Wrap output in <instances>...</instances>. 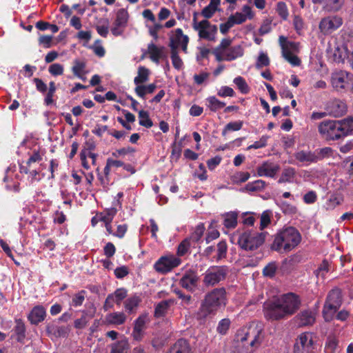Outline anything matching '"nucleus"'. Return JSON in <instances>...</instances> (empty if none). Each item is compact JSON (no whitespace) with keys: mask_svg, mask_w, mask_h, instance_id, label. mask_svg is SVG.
I'll use <instances>...</instances> for the list:
<instances>
[{"mask_svg":"<svg viewBox=\"0 0 353 353\" xmlns=\"http://www.w3.org/2000/svg\"><path fill=\"white\" fill-rule=\"evenodd\" d=\"M264 332L261 325L252 324L237 331L236 353H253L261 345Z\"/></svg>","mask_w":353,"mask_h":353,"instance_id":"obj_1","label":"nucleus"},{"mask_svg":"<svg viewBox=\"0 0 353 353\" xmlns=\"http://www.w3.org/2000/svg\"><path fill=\"white\" fill-rule=\"evenodd\" d=\"M318 130L326 141L340 139L353 132V118L347 117L338 121L325 120L319 123Z\"/></svg>","mask_w":353,"mask_h":353,"instance_id":"obj_2","label":"nucleus"},{"mask_svg":"<svg viewBox=\"0 0 353 353\" xmlns=\"http://www.w3.org/2000/svg\"><path fill=\"white\" fill-rule=\"evenodd\" d=\"M227 304L226 290L224 288H214L205 294L196 313L198 319H205L215 315L221 307Z\"/></svg>","mask_w":353,"mask_h":353,"instance_id":"obj_3","label":"nucleus"},{"mask_svg":"<svg viewBox=\"0 0 353 353\" xmlns=\"http://www.w3.org/2000/svg\"><path fill=\"white\" fill-rule=\"evenodd\" d=\"M301 239V235L296 228L288 227L275 234L271 249L281 254L288 253L297 247Z\"/></svg>","mask_w":353,"mask_h":353,"instance_id":"obj_4","label":"nucleus"},{"mask_svg":"<svg viewBox=\"0 0 353 353\" xmlns=\"http://www.w3.org/2000/svg\"><path fill=\"white\" fill-rule=\"evenodd\" d=\"M342 303L343 296L341 289L335 288L328 292L322 311L325 321L330 322L333 320L336 312L341 307Z\"/></svg>","mask_w":353,"mask_h":353,"instance_id":"obj_5","label":"nucleus"},{"mask_svg":"<svg viewBox=\"0 0 353 353\" xmlns=\"http://www.w3.org/2000/svg\"><path fill=\"white\" fill-rule=\"evenodd\" d=\"M267 234L266 232L259 233L246 230L239 235L238 244L244 250H255L263 244Z\"/></svg>","mask_w":353,"mask_h":353,"instance_id":"obj_6","label":"nucleus"},{"mask_svg":"<svg viewBox=\"0 0 353 353\" xmlns=\"http://www.w3.org/2000/svg\"><path fill=\"white\" fill-rule=\"evenodd\" d=\"M228 272V268L225 265L211 266L204 274L203 279L204 285L210 287L218 284L225 279Z\"/></svg>","mask_w":353,"mask_h":353,"instance_id":"obj_7","label":"nucleus"},{"mask_svg":"<svg viewBox=\"0 0 353 353\" xmlns=\"http://www.w3.org/2000/svg\"><path fill=\"white\" fill-rule=\"evenodd\" d=\"M192 27L194 30L198 31L199 38L210 41H215V35L217 32V26L212 25L207 19L197 21L196 14L193 17Z\"/></svg>","mask_w":353,"mask_h":353,"instance_id":"obj_8","label":"nucleus"},{"mask_svg":"<svg viewBox=\"0 0 353 353\" xmlns=\"http://www.w3.org/2000/svg\"><path fill=\"white\" fill-rule=\"evenodd\" d=\"M263 311L264 317L268 321H280L288 318L278 299L265 302Z\"/></svg>","mask_w":353,"mask_h":353,"instance_id":"obj_9","label":"nucleus"},{"mask_svg":"<svg viewBox=\"0 0 353 353\" xmlns=\"http://www.w3.org/2000/svg\"><path fill=\"white\" fill-rule=\"evenodd\" d=\"M293 353H315L312 333L303 332L297 337L294 345Z\"/></svg>","mask_w":353,"mask_h":353,"instance_id":"obj_10","label":"nucleus"},{"mask_svg":"<svg viewBox=\"0 0 353 353\" xmlns=\"http://www.w3.org/2000/svg\"><path fill=\"white\" fill-rule=\"evenodd\" d=\"M278 299L288 317L296 313L301 303L299 296L292 292L285 294Z\"/></svg>","mask_w":353,"mask_h":353,"instance_id":"obj_11","label":"nucleus"},{"mask_svg":"<svg viewBox=\"0 0 353 353\" xmlns=\"http://www.w3.org/2000/svg\"><path fill=\"white\" fill-rule=\"evenodd\" d=\"M181 260L174 255L163 256L154 263L155 270L161 274H166L178 267Z\"/></svg>","mask_w":353,"mask_h":353,"instance_id":"obj_12","label":"nucleus"},{"mask_svg":"<svg viewBox=\"0 0 353 353\" xmlns=\"http://www.w3.org/2000/svg\"><path fill=\"white\" fill-rule=\"evenodd\" d=\"M199 277L196 271L188 270L185 272L179 279V285L190 292H194L198 286Z\"/></svg>","mask_w":353,"mask_h":353,"instance_id":"obj_13","label":"nucleus"},{"mask_svg":"<svg viewBox=\"0 0 353 353\" xmlns=\"http://www.w3.org/2000/svg\"><path fill=\"white\" fill-rule=\"evenodd\" d=\"M216 252V254L213 256V259L216 261L225 259L228 252V245L225 241H219L216 245H210L207 247L203 252L202 256L205 258H210L212 254Z\"/></svg>","mask_w":353,"mask_h":353,"instance_id":"obj_14","label":"nucleus"},{"mask_svg":"<svg viewBox=\"0 0 353 353\" xmlns=\"http://www.w3.org/2000/svg\"><path fill=\"white\" fill-rule=\"evenodd\" d=\"M128 296V291L125 288H121L117 289L114 293L109 294L105 299L103 309L105 311L111 309L114 306V303L119 305L122 301Z\"/></svg>","mask_w":353,"mask_h":353,"instance_id":"obj_15","label":"nucleus"},{"mask_svg":"<svg viewBox=\"0 0 353 353\" xmlns=\"http://www.w3.org/2000/svg\"><path fill=\"white\" fill-rule=\"evenodd\" d=\"M325 110L330 116L339 117L346 113L347 105L343 101L334 99L327 103Z\"/></svg>","mask_w":353,"mask_h":353,"instance_id":"obj_16","label":"nucleus"},{"mask_svg":"<svg viewBox=\"0 0 353 353\" xmlns=\"http://www.w3.org/2000/svg\"><path fill=\"white\" fill-rule=\"evenodd\" d=\"M343 23L342 19L338 17H328L321 19L319 29L323 34H329L338 29Z\"/></svg>","mask_w":353,"mask_h":353,"instance_id":"obj_17","label":"nucleus"},{"mask_svg":"<svg viewBox=\"0 0 353 353\" xmlns=\"http://www.w3.org/2000/svg\"><path fill=\"white\" fill-rule=\"evenodd\" d=\"M352 74L345 70H340L334 72L331 77V83L334 89L341 90L345 88V85L350 80Z\"/></svg>","mask_w":353,"mask_h":353,"instance_id":"obj_18","label":"nucleus"},{"mask_svg":"<svg viewBox=\"0 0 353 353\" xmlns=\"http://www.w3.org/2000/svg\"><path fill=\"white\" fill-rule=\"evenodd\" d=\"M96 307L94 304L86 305V308L81 311V316L74 321V327L76 329H83L86 327L89 321L94 316Z\"/></svg>","mask_w":353,"mask_h":353,"instance_id":"obj_19","label":"nucleus"},{"mask_svg":"<svg viewBox=\"0 0 353 353\" xmlns=\"http://www.w3.org/2000/svg\"><path fill=\"white\" fill-rule=\"evenodd\" d=\"M147 320L148 314H143L134 321L132 333L134 340L141 341L143 339Z\"/></svg>","mask_w":353,"mask_h":353,"instance_id":"obj_20","label":"nucleus"},{"mask_svg":"<svg viewBox=\"0 0 353 353\" xmlns=\"http://www.w3.org/2000/svg\"><path fill=\"white\" fill-rule=\"evenodd\" d=\"M46 316V311L43 306H34L28 315V319L32 325H38L43 321Z\"/></svg>","mask_w":353,"mask_h":353,"instance_id":"obj_21","label":"nucleus"},{"mask_svg":"<svg viewBox=\"0 0 353 353\" xmlns=\"http://www.w3.org/2000/svg\"><path fill=\"white\" fill-rule=\"evenodd\" d=\"M165 48L164 46L158 47L152 42L148 45L147 52L149 54L151 61L158 64L161 59L167 57L165 53Z\"/></svg>","mask_w":353,"mask_h":353,"instance_id":"obj_22","label":"nucleus"},{"mask_svg":"<svg viewBox=\"0 0 353 353\" xmlns=\"http://www.w3.org/2000/svg\"><path fill=\"white\" fill-rule=\"evenodd\" d=\"M14 323L15 325L13 328L14 336H12L11 338H14L17 342L23 344L26 338V326L25 323L21 319H16Z\"/></svg>","mask_w":353,"mask_h":353,"instance_id":"obj_23","label":"nucleus"},{"mask_svg":"<svg viewBox=\"0 0 353 353\" xmlns=\"http://www.w3.org/2000/svg\"><path fill=\"white\" fill-rule=\"evenodd\" d=\"M294 156L299 162L307 165L317 163L314 151L302 150L295 152Z\"/></svg>","mask_w":353,"mask_h":353,"instance_id":"obj_24","label":"nucleus"},{"mask_svg":"<svg viewBox=\"0 0 353 353\" xmlns=\"http://www.w3.org/2000/svg\"><path fill=\"white\" fill-rule=\"evenodd\" d=\"M187 35L183 34V30L181 28H176L174 31L172 32L170 36V42L168 46L170 48V51L179 50V47L181 44V41L184 39Z\"/></svg>","mask_w":353,"mask_h":353,"instance_id":"obj_25","label":"nucleus"},{"mask_svg":"<svg viewBox=\"0 0 353 353\" xmlns=\"http://www.w3.org/2000/svg\"><path fill=\"white\" fill-rule=\"evenodd\" d=\"M296 322L300 327L311 325L315 321L313 313L310 310H303L295 317Z\"/></svg>","mask_w":353,"mask_h":353,"instance_id":"obj_26","label":"nucleus"},{"mask_svg":"<svg viewBox=\"0 0 353 353\" xmlns=\"http://www.w3.org/2000/svg\"><path fill=\"white\" fill-rule=\"evenodd\" d=\"M174 301L173 299L163 300L157 303L154 308V316L157 319L164 317L170 307V306L174 304Z\"/></svg>","mask_w":353,"mask_h":353,"instance_id":"obj_27","label":"nucleus"},{"mask_svg":"<svg viewBox=\"0 0 353 353\" xmlns=\"http://www.w3.org/2000/svg\"><path fill=\"white\" fill-rule=\"evenodd\" d=\"M279 168L278 165H272L268 163H263L256 169L257 175L259 176L274 177L278 172Z\"/></svg>","mask_w":353,"mask_h":353,"instance_id":"obj_28","label":"nucleus"},{"mask_svg":"<svg viewBox=\"0 0 353 353\" xmlns=\"http://www.w3.org/2000/svg\"><path fill=\"white\" fill-rule=\"evenodd\" d=\"M190 345L187 340L179 339L167 353H190Z\"/></svg>","mask_w":353,"mask_h":353,"instance_id":"obj_29","label":"nucleus"},{"mask_svg":"<svg viewBox=\"0 0 353 353\" xmlns=\"http://www.w3.org/2000/svg\"><path fill=\"white\" fill-rule=\"evenodd\" d=\"M243 53V48L240 45H237L229 48L225 51L224 54L226 55V61H231L239 57H241Z\"/></svg>","mask_w":353,"mask_h":353,"instance_id":"obj_30","label":"nucleus"},{"mask_svg":"<svg viewBox=\"0 0 353 353\" xmlns=\"http://www.w3.org/2000/svg\"><path fill=\"white\" fill-rule=\"evenodd\" d=\"M73 63L72 71L74 75L82 80H85V77L84 75L85 74V69L86 68V63L84 61L74 59Z\"/></svg>","mask_w":353,"mask_h":353,"instance_id":"obj_31","label":"nucleus"},{"mask_svg":"<svg viewBox=\"0 0 353 353\" xmlns=\"http://www.w3.org/2000/svg\"><path fill=\"white\" fill-rule=\"evenodd\" d=\"M150 70L144 66H139L138 68L137 76L134 79L135 85L143 84L149 79Z\"/></svg>","mask_w":353,"mask_h":353,"instance_id":"obj_32","label":"nucleus"},{"mask_svg":"<svg viewBox=\"0 0 353 353\" xmlns=\"http://www.w3.org/2000/svg\"><path fill=\"white\" fill-rule=\"evenodd\" d=\"M106 320L110 324L122 325L126 321V316L123 312H113L106 316Z\"/></svg>","mask_w":353,"mask_h":353,"instance_id":"obj_33","label":"nucleus"},{"mask_svg":"<svg viewBox=\"0 0 353 353\" xmlns=\"http://www.w3.org/2000/svg\"><path fill=\"white\" fill-rule=\"evenodd\" d=\"M238 213L230 212L224 214L223 225L228 229H232L237 225Z\"/></svg>","mask_w":353,"mask_h":353,"instance_id":"obj_34","label":"nucleus"},{"mask_svg":"<svg viewBox=\"0 0 353 353\" xmlns=\"http://www.w3.org/2000/svg\"><path fill=\"white\" fill-rule=\"evenodd\" d=\"M117 212V210L115 208H107L98 215L99 221H103L104 223H111Z\"/></svg>","mask_w":353,"mask_h":353,"instance_id":"obj_35","label":"nucleus"},{"mask_svg":"<svg viewBox=\"0 0 353 353\" xmlns=\"http://www.w3.org/2000/svg\"><path fill=\"white\" fill-rule=\"evenodd\" d=\"M128 12L124 8L119 9L117 12L116 19L114 22V26H126L128 20Z\"/></svg>","mask_w":353,"mask_h":353,"instance_id":"obj_36","label":"nucleus"},{"mask_svg":"<svg viewBox=\"0 0 353 353\" xmlns=\"http://www.w3.org/2000/svg\"><path fill=\"white\" fill-rule=\"evenodd\" d=\"M296 174V170L294 168L288 167L285 168L278 181L279 183L291 182Z\"/></svg>","mask_w":353,"mask_h":353,"instance_id":"obj_37","label":"nucleus"},{"mask_svg":"<svg viewBox=\"0 0 353 353\" xmlns=\"http://www.w3.org/2000/svg\"><path fill=\"white\" fill-rule=\"evenodd\" d=\"M129 350V343L123 339L112 344L110 353H127Z\"/></svg>","mask_w":353,"mask_h":353,"instance_id":"obj_38","label":"nucleus"},{"mask_svg":"<svg viewBox=\"0 0 353 353\" xmlns=\"http://www.w3.org/2000/svg\"><path fill=\"white\" fill-rule=\"evenodd\" d=\"M208 107L212 112H216L225 107V103L221 101L214 96L207 98Z\"/></svg>","mask_w":353,"mask_h":353,"instance_id":"obj_39","label":"nucleus"},{"mask_svg":"<svg viewBox=\"0 0 353 353\" xmlns=\"http://www.w3.org/2000/svg\"><path fill=\"white\" fill-rule=\"evenodd\" d=\"M141 302V299L140 296L134 294L125 300L124 302V307L127 311L131 312L134 308L139 306Z\"/></svg>","mask_w":353,"mask_h":353,"instance_id":"obj_40","label":"nucleus"},{"mask_svg":"<svg viewBox=\"0 0 353 353\" xmlns=\"http://www.w3.org/2000/svg\"><path fill=\"white\" fill-rule=\"evenodd\" d=\"M283 57L293 66H299L301 64L300 59L294 54L289 48L285 49L283 48L282 51Z\"/></svg>","mask_w":353,"mask_h":353,"instance_id":"obj_41","label":"nucleus"},{"mask_svg":"<svg viewBox=\"0 0 353 353\" xmlns=\"http://www.w3.org/2000/svg\"><path fill=\"white\" fill-rule=\"evenodd\" d=\"M139 123L140 125L146 128L152 127L153 122L150 118L149 112L148 111L141 110L139 111Z\"/></svg>","mask_w":353,"mask_h":353,"instance_id":"obj_42","label":"nucleus"},{"mask_svg":"<svg viewBox=\"0 0 353 353\" xmlns=\"http://www.w3.org/2000/svg\"><path fill=\"white\" fill-rule=\"evenodd\" d=\"M316 162L322 161L325 158L331 157L333 155V150L330 147H325L314 150Z\"/></svg>","mask_w":353,"mask_h":353,"instance_id":"obj_43","label":"nucleus"},{"mask_svg":"<svg viewBox=\"0 0 353 353\" xmlns=\"http://www.w3.org/2000/svg\"><path fill=\"white\" fill-rule=\"evenodd\" d=\"M265 186V182L263 180L258 179L247 183L245 188L249 192H257L263 190Z\"/></svg>","mask_w":353,"mask_h":353,"instance_id":"obj_44","label":"nucleus"},{"mask_svg":"<svg viewBox=\"0 0 353 353\" xmlns=\"http://www.w3.org/2000/svg\"><path fill=\"white\" fill-rule=\"evenodd\" d=\"M231 325V321L228 318H225L219 321L216 327V332L221 335H225Z\"/></svg>","mask_w":353,"mask_h":353,"instance_id":"obj_45","label":"nucleus"},{"mask_svg":"<svg viewBox=\"0 0 353 353\" xmlns=\"http://www.w3.org/2000/svg\"><path fill=\"white\" fill-rule=\"evenodd\" d=\"M243 122L242 121H237L234 122L228 123L223 128L222 131V136L225 137L228 132L230 131H238L240 130L243 127Z\"/></svg>","mask_w":353,"mask_h":353,"instance_id":"obj_46","label":"nucleus"},{"mask_svg":"<svg viewBox=\"0 0 353 353\" xmlns=\"http://www.w3.org/2000/svg\"><path fill=\"white\" fill-rule=\"evenodd\" d=\"M233 81L241 93L248 94L249 92V86L245 80L242 77L239 76L234 78Z\"/></svg>","mask_w":353,"mask_h":353,"instance_id":"obj_47","label":"nucleus"},{"mask_svg":"<svg viewBox=\"0 0 353 353\" xmlns=\"http://www.w3.org/2000/svg\"><path fill=\"white\" fill-rule=\"evenodd\" d=\"M170 58L175 69L179 70L183 68V62L179 56V50L170 51Z\"/></svg>","mask_w":353,"mask_h":353,"instance_id":"obj_48","label":"nucleus"},{"mask_svg":"<svg viewBox=\"0 0 353 353\" xmlns=\"http://www.w3.org/2000/svg\"><path fill=\"white\" fill-rule=\"evenodd\" d=\"M338 346V340L335 337H328L325 345V353H334Z\"/></svg>","mask_w":353,"mask_h":353,"instance_id":"obj_49","label":"nucleus"},{"mask_svg":"<svg viewBox=\"0 0 353 353\" xmlns=\"http://www.w3.org/2000/svg\"><path fill=\"white\" fill-rule=\"evenodd\" d=\"M85 295L86 292L85 290L79 291L72 296L71 305L74 307L81 306L85 300Z\"/></svg>","mask_w":353,"mask_h":353,"instance_id":"obj_50","label":"nucleus"},{"mask_svg":"<svg viewBox=\"0 0 353 353\" xmlns=\"http://www.w3.org/2000/svg\"><path fill=\"white\" fill-rule=\"evenodd\" d=\"M205 230L203 223H199L196 225L195 230L192 234L191 239L196 243L199 242L203 236Z\"/></svg>","mask_w":353,"mask_h":353,"instance_id":"obj_51","label":"nucleus"},{"mask_svg":"<svg viewBox=\"0 0 353 353\" xmlns=\"http://www.w3.org/2000/svg\"><path fill=\"white\" fill-rule=\"evenodd\" d=\"M276 12L282 18L283 20H287L288 17V9L285 3L283 1H279L276 5Z\"/></svg>","mask_w":353,"mask_h":353,"instance_id":"obj_52","label":"nucleus"},{"mask_svg":"<svg viewBox=\"0 0 353 353\" xmlns=\"http://www.w3.org/2000/svg\"><path fill=\"white\" fill-rule=\"evenodd\" d=\"M270 59L266 53L261 52L257 59L256 63V68H261L264 66H268L270 65Z\"/></svg>","mask_w":353,"mask_h":353,"instance_id":"obj_53","label":"nucleus"},{"mask_svg":"<svg viewBox=\"0 0 353 353\" xmlns=\"http://www.w3.org/2000/svg\"><path fill=\"white\" fill-rule=\"evenodd\" d=\"M63 71V65L58 63L51 64L48 68V72L52 76L62 75Z\"/></svg>","mask_w":353,"mask_h":353,"instance_id":"obj_54","label":"nucleus"},{"mask_svg":"<svg viewBox=\"0 0 353 353\" xmlns=\"http://www.w3.org/2000/svg\"><path fill=\"white\" fill-rule=\"evenodd\" d=\"M190 248V242L188 239L182 241L177 248V255L182 256H184Z\"/></svg>","mask_w":353,"mask_h":353,"instance_id":"obj_55","label":"nucleus"},{"mask_svg":"<svg viewBox=\"0 0 353 353\" xmlns=\"http://www.w3.org/2000/svg\"><path fill=\"white\" fill-rule=\"evenodd\" d=\"M47 331H48L49 332H53L54 334L56 336H59V337H61V336L65 337L68 334L67 328L64 326H57L55 327H52V329L50 327H48Z\"/></svg>","mask_w":353,"mask_h":353,"instance_id":"obj_56","label":"nucleus"},{"mask_svg":"<svg viewBox=\"0 0 353 353\" xmlns=\"http://www.w3.org/2000/svg\"><path fill=\"white\" fill-rule=\"evenodd\" d=\"M268 139V136L263 135L259 139V141H256L253 144L250 145L247 148V150H249L251 149H259L265 147L267 145V141Z\"/></svg>","mask_w":353,"mask_h":353,"instance_id":"obj_57","label":"nucleus"},{"mask_svg":"<svg viewBox=\"0 0 353 353\" xmlns=\"http://www.w3.org/2000/svg\"><path fill=\"white\" fill-rule=\"evenodd\" d=\"M280 207L282 212L285 214H294L297 212V208L295 206L286 201H282Z\"/></svg>","mask_w":353,"mask_h":353,"instance_id":"obj_58","label":"nucleus"},{"mask_svg":"<svg viewBox=\"0 0 353 353\" xmlns=\"http://www.w3.org/2000/svg\"><path fill=\"white\" fill-rule=\"evenodd\" d=\"M174 292L182 301L183 303L190 305L192 303V297L191 295L184 294L179 289H174Z\"/></svg>","mask_w":353,"mask_h":353,"instance_id":"obj_59","label":"nucleus"},{"mask_svg":"<svg viewBox=\"0 0 353 353\" xmlns=\"http://www.w3.org/2000/svg\"><path fill=\"white\" fill-rule=\"evenodd\" d=\"M135 151V149L133 148L132 147L128 146L125 148H122L116 150L114 152H112V155L115 158H118L120 156L125 155L129 153H134Z\"/></svg>","mask_w":353,"mask_h":353,"instance_id":"obj_60","label":"nucleus"},{"mask_svg":"<svg viewBox=\"0 0 353 353\" xmlns=\"http://www.w3.org/2000/svg\"><path fill=\"white\" fill-rule=\"evenodd\" d=\"M276 271V265L274 263H270L263 270L264 276L273 277Z\"/></svg>","mask_w":353,"mask_h":353,"instance_id":"obj_61","label":"nucleus"},{"mask_svg":"<svg viewBox=\"0 0 353 353\" xmlns=\"http://www.w3.org/2000/svg\"><path fill=\"white\" fill-rule=\"evenodd\" d=\"M33 82L35 84L36 89L38 92L42 94H44L47 92L48 86L41 79L34 78Z\"/></svg>","mask_w":353,"mask_h":353,"instance_id":"obj_62","label":"nucleus"},{"mask_svg":"<svg viewBox=\"0 0 353 353\" xmlns=\"http://www.w3.org/2000/svg\"><path fill=\"white\" fill-rule=\"evenodd\" d=\"M272 20L265 19L263 21L262 25L261 26L259 32L260 35H264L269 33L272 30Z\"/></svg>","mask_w":353,"mask_h":353,"instance_id":"obj_63","label":"nucleus"},{"mask_svg":"<svg viewBox=\"0 0 353 353\" xmlns=\"http://www.w3.org/2000/svg\"><path fill=\"white\" fill-rule=\"evenodd\" d=\"M234 90L228 86H222L221 89L218 91L217 94L219 97H234Z\"/></svg>","mask_w":353,"mask_h":353,"instance_id":"obj_64","label":"nucleus"}]
</instances>
